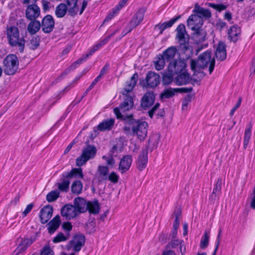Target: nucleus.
Wrapping results in <instances>:
<instances>
[{"mask_svg":"<svg viewBox=\"0 0 255 255\" xmlns=\"http://www.w3.org/2000/svg\"><path fill=\"white\" fill-rule=\"evenodd\" d=\"M83 184L81 181L77 180L74 182L71 186V191L74 194H80L82 191Z\"/></svg>","mask_w":255,"mask_h":255,"instance_id":"obj_42","label":"nucleus"},{"mask_svg":"<svg viewBox=\"0 0 255 255\" xmlns=\"http://www.w3.org/2000/svg\"><path fill=\"white\" fill-rule=\"evenodd\" d=\"M183 242L182 241H180L176 239H173L170 243L166 246L167 249H174L177 246L180 245Z\"/></svg>","mask_w":255,"mask_h":255,"instance_id":"obj_53","label":"nucleus"},{"mask_svg":"<svg viewBox=\"0 0 255 255\" xmlns=\"http://www.w3.org/2000/svg\"><path fill=\"white\" fill-rule=\"evenodd\" d=\"M88 202L83 198L78 197L75 198L74 201V206L76 209L78 214L84 213L87 210Z\"/></svg>","mask_w":255,"mask_h":255,"instance_id":"obj_19","label":"nucleus"},{"mask_svg":"<svg viewBox=\"0 0 255 255\" xmlns=\"http://www.w3.org/2000/svg\"><path fill=\"white\" fill-rule=\"evenodd\" d=\"M78 1V0H66L68 12L71 16L75 15L79 11Z\"/></svg>","mask_w":255,"mask_h":255,"instance_id":"obj_29","label":"nucleus"},{"mask_svg":"<svg viewBox=\"0 0 255 255\" xmlns=\"http://www.w3.org/2000/svg\"><path fill=\"white\" fill-rule=\"evenodd\" d=\"M241 33H228V38L230 41L236 42L240 37Z\"/></svg>","mask_w":255,"mask_h":255,"instance_id":"obj_57","label":"nucleus"},{"mask_svg":"<svg viewBox=\"0 0 255 255\" xmlns=\"http://www.w3.org/2000/svg\"><path fill=\"white\" fill-rule=\"evenodd\" d=\"M180 18L181 15H179L168 21H165L162 23H159L155 26V30H160V32H162L166 29L171 27Z\"/></svg>","mask_w":255,"mask_h":255,"instance_id":"obj_28","label":"nucleus"},{"mask_svg":"<svg viewBox=\"0 0 255 255\" xmlns=\"http://www.w3.org/2000/svg\"><path fill=\"white\" fill-rule=\"evenodd\" d=\"M203 23L204 20L193 14L188 17L187 20V26L188 29L195 32H198L202 27Z\"/></svg>","mask_w":255,"mask_h":255,"instance_id":"obj_9","label":"nucleus"},{"mask_svg":"<svg viewBox=\"0 0 255 255\" xmlns=\"http://www.w3.org/2000/svg\"><path fill=\"white\" fill-rule=\"evenodd\" d=\"M193 38L198 44L203 42L206 38V33H193Z\"/></svg>","mask_w":255,"mask_h":255,"instance_id":"obj_48","label":"nucleus"},{"mask_svg":"<svg viewBox=\"0 0 255 255\" xmlns=\"http://www.w3.org/2000/svg\"><path fill=\"white\" fill-rule=\"evenodd\" d=\"M155 100V96L153 92H147L141 99V105L144 109L151 106Z\"/></svg>","mask_w":255,"mask_h":255,"instance_id":"obj_25","label":"nucleus"},{"mask_svg":"<svg viewBox=\"0 0 255 255\" xmlns=\"http://www.w3.org/2000/svg\"><path fill=\"white\" fill-rule=\"evenodd\" d=\"M193 90L192 87L176 88V92L187 93L191 92Z\"/></svg>","mask_w":255,"mask_h":255,"instance_id":"obj_62","label":"nucleus"},{"mask_svg":"<svg viewBox=\"0 0 255 255\" xmlns=\"http://www.w3.org/2000/svg\"><path fill=\"white\" fill-rule=\"evenodd\" d=\"M133 121L134 120H130L129 123L126 125L123 128L124 132L127 135H133V131H132V128H131Z\"/></svg>","mask_w":255,"mask_h":255,"instance_id":"obj_49","label":"nucleus"},{"mask_svg":"<svg viewBox=\"0 0 255 255\" xmlns=\"http://www.w3.org/2000/svg\"><path fill=\"white\" fill-rule=\"evenodd\" d=\"M41 255H54V252L49 246H46L41 251Z\"/></svg>","mask_w":255,"mask_h":255,"instance_id":"obj_58","label":"nucleus"},{"mask_svg":"<svg viewBox=\"0 0 255 255\" xmlns=\"http://www.w3.org/2000/svg\"><path fill=\"white\" fill-rule=\"evenodd\" d=\"M25 38L27 46L31 50H35L38 48L40 42V37L36 34V33H26Z\"/></svg>","mask_w":255,"mask_h":255,"instance_id":"obj_11","label":"nucleus"},{"mask_svg":"<svg viewBox=\"0 0 255 255\" xmlns=\"http://www.w3.org/2000/svg\"><path fill=\"white\" fill-rule=\"evenodd\" d=\"M115 120L113 118L108 119L100 123L97 128L100 131L110 130L114 126Z\"/></svg>","mask_w":255,"mask_h":255,"instance_id":"obj_30","label":"nucleus"},{"mask_svg":"<svg viewBox=\"0 0 255 255\" xmlns=\"http://www.w3.org/2000/svg\"><path fill=\"white\" fill-rule=\"evenodd\" d=\"M61 214L63 217L68 220L73 219L79 215L74 206L70 204H66L62 207Z\"/></svg>","mask_w":255,"mask_h":255,"instance_id":"obj_15","label":"nucleus"},{"mask_svg":"<svg viewBox=\"0 0 255 255\" xmlns=\"http://www.w3.org/2000/svg\"><path fill=\"white\" fill-rule=\"evenodd\" d=\"M65 175L64 173L62 174V177L56 183V185L59 191L67 192L69 187L70 179Z\"/></svg>","mask_w":255,"mask_h":255,"instance_id":"obj_26","label":"nucleus"},{"mask_svg":"<svg viewBox=\"0 0 255 255\" xmlns=\"http://www.w3.org/2000/svg\"><path fill=\"white\" fill-rule=\"evenodd\" d=\"M125 98L124 102L119 107L114 109V112L118 119L123 117L122 113L129 110L133 106V102L132 97L129 95H124Z\"/></svg>","mask_w":255,"mask_h":255,"instance_id":"obj_6","label":"nucleus"},{"mask_svg":"<svg viewBox=\"0 0 255 255\" xmlns=\"http://www.w3.org/2000/svg\"><path fill=\"white\" fill-rule=\"evenodd\" d=\"M41 25L39 21L32 20L27 25L28 32H38L40 29Z\"/></svg>","mask_w":255,"mask_h":255,"instance_id":"obj_41","label":"nucleus"},{"mask_svg":"<svg viewBox=\"0 0 255 255\" xmlns=\"http://www.w3.org/2000/svg\"><path fill=\"white\" fill-rule=\"evenodd\" d=\"M207 4L209 6L217 10L219 12H221V11L226 9L227 7V6L224 4H215L213 3H208Z\"/></svg>","mask_w":255,"mask_h":255,"instance_id":"obj_51","label":"nucleus"},{"mask_svg":"<svg viewBox=\"0 0 255 255\" xmlns=\"http://www.w3.org/2000/svg\"><path fill=\"white\" fill-rule=\"evenodd\" d=\"M108 179L113 183H117L119 181V176L115 172H112L108 176Z\"/></svg>","mask_w":255,"mask_h":255,"instance_id":"obj_56","label":"nucleus"},{"mask_svg":"<svg viewBox=\"0 0 255 255\" xmlns=\"http://www.w3.org/2000/svg\"><path fill=\"white\" fill-rule=\"evenodd\" d=\"M215 64L214 59L211 58V52L208 50L200 55L197 60L191 61V68L195 74H199V77L203 78L206 74L203 72H201L200 70L209 65V71L211 74L214 69Z\"/></svg>","mask_w":255,"mask_h":255,"instance_id":"obj_1","label":"nucleus"},{"mask_svg":"<svg viewBox=\"0 0 255 255\" xmlns=\"http://www.w3.org/2000/svg\"><path fill=\"white\" fill-rule=\"evenodd\" d=\"M176 92V88H168L165 90L160 95V98L163 100L172 97Z\"/></svg>","mask_w":255,"mask_h":255,"instance_id":"obj_43","label":"nucleus"},{"mask_svg":"<svg viewBox=\"0 0 255 255\" xmlns=\"http://www.w3.org/2000/svg\"><path fill=\"white\" fill-rule=\"evenodd\" d=\"M145 80L147 87L155 88L159 84L160 77L154 72L149 71L146 75Z\"/></svg>","mask_w":255,"mask_h":255,"instance_id":"obj_13","label":"nucleus"},{"mask_svg":"<svg viewBox=\"0 0 255 255\" xmlns=\"http://www.w3.org/2000/svg\"><path fill=\"white\" fill-rule=\"evenodd\" d=\"M166 60L161 54L157 56L154 61V67L156 70H160L163 68L165 64Z\"/></svg>","mask_w":255,"mask_h":255,"instance_id":"obj_39","label":"nucleus"},{"mask_svg":"<svg viewBox=\"0 0 255 255\" xmlns=\"http://www.w3.org/2000/svg\"><path fill=\"white\" fill-rule=\"evenodd\" d=\"M67 11L68 8L66 4L61 3L56 8L55 14L57 17L61 18L65 16Z\"/></svg>","mask_w":255,"mask_h":255,"instance_id":"obj_37","label":"nucleus"},{"mask_svg":"<svg viewBox=\"0 0 255 255\" xmlns=\"http://www.w3.org/2000/svg\"><path fill=\"white\" fill-rule=\"evenodd\" d=\"M95 224L92 222H90L86 224V230L87 232L91 234L95 231Z\"/></svg>","mask_w":255,"mask_h":255,"instance_id":"obj_59","label":"nucleus"},{"mask_svg":"<svg viewBox=\"0 0 255 255\" xmlns=\"http://www.w3.org/2000/svg\"><path fill=\"white\" fill-rule=\"evenodd\" d=\"M27 27L24 20L20 19L16 21L15 19L11 17L9 18L7 25L6 32H20L25 30Z\"/></svg>","mask_w":255,"mask_h":255,"instance_id":"obj_7","label":"nucleus"},{"mask_svg":"<svg viewBox=\"0 0 255 255\" xmlns=\"http://www.w3.org/2000/svg\"><path fill=\"white\" fill-rule=\"evenodd\" d=\"M60 193L57 190L50 192L46 196V200L48 202H52L57 200L59 196Z\"/></svg>","mask_w":255,"mask_h":255,"instance_id":"obj_47","label":"nucleus"},{"mask_svg":"<svg viewBox=\"0 0 255 255\" xmlns=\"http://www.w3.org/2000/svg\"><path fill=\"white\" fill-rule=\"evenodd\" d=\"M185 67L184 62L178 61L174 60L170 62L168 66V70L172 73H178L183 70Z\"/></svg>","mask_w":255,"mask_h":255,"instance_id":"obj_27","label":"nucleus"},{"mask_svg":"<svg viewBox=\"0 0 255 255\" xmlns=\"http://www.w3.org/2000/svg\"><path fill=\"white\" fill-rule=\"evenodd\" d=\"M253 125L251 123H249L246 128L244 137V147L246 148L251 139L252 135V129Z\"/></svg>","mask_w":255,"mask_h":255,"instance_id":"obj_34","label":"nucleus"},{"mask_svg":"<svg viewBox=\"0 0 255 255\" xmlns=\"http://www.w3.org/2000/svg\"><path fill=\"white\" fill-rule=\"evenodd\" d=\"M98 171L100 176L103 179H107L109 173V167L107 166L99 165L98 168Z\"/></svg>","mask_w":255,"mask_h":255,"instance_id":"obj_46","label":"nucleus"},{"mask_svg":"<svg viewBox=\"0 0 255 255\" xmlns=\"http://www.w3.org/2000/svg\"><path fill=\"white\" fill-rule=\"evenodd\" d=\"M34 240L31 238L22 239L20 243L14 251L13 255H19L24 252L26 249L33 243Z\"/></svg>","mask_w":255,"mask_h":255,"instance_id":"obj_17","label":"nucleus"},{"mask_svg":"<svg viewBox=\"0 0 255 255\" xmlns=\"http://www.w3.org/2000/svg\"><path fill=\"white\" fill-rule=\"evenodd\" d=\"M147 150L144 149L140 152L137 161V167L138 170L142 171L146 166L148 157Z\"/></svg>","mask_w":255,"mask_h":255,"instance_id":"obj_20","label":"nucleus"},{"mask_svg":"<svg viewBox=\"0 0 255 255\" xmlns=\"http://www.w3.org/2000/svg\"><path fill=\"white\" fill-rule=\"evenodd\" d=\"M159 106L160 104L158 103H156L155 106L148 112V115L151 118H152L154 114L161 117L164 115V112L159 109Z\"/></svg>","mask_w":255,"mask_h":255,"instance_id":"obj_44","label":"nucleus"},{"mask_svg":"<svg viewBox=\"0 0 255 255\" xmlns=\"http://www.w3.org/2000/svg\"><path fill=\"white\" fill-rule=\"evenodd\" d=\"M61 223L60 217L59 215L56 216L48 224V230L50 234H53L59 228Z\"/></svg>","mask_w":255,"mask_h":255,"instance_id":"obj_32","label":"nucleus"},{"mask_svg":"<svg viewBox=\"0 0 255 255\" xmlns=\"http://www.w3.org/2000/svg\"><path fill=\"white\" fill-rule=\"evenodd\" d=\"M54 26V21L50 15H46L42 20L41 26L43 32H51Z\"/></svg>","mask_w":255,"mask_h":255,"instance_id":"obj_22","label":"nucleus"},{"mask_svg":"<svg viewBox=\"0 0 255 255\" xmlns=\"http://www.w3.org/2000/svg\"><path fill=\"white\" fill-rule=\"evenodd\" d=\"M177 49L174 47H170L165 50L161 55L167 62L171 61L173 59L176 53Z\"/></svg>","mask_w":255,"mask_h":255,"instance_id":"obj_33","label":"nucleus"},{"mask_svg":"<svg viewBox=\"0 0 255 255\" xmlns=\"http://www.w3.org/2000/svg\"><path fill=\"white\" fill-rule=\"evenodd\" d=\"M132 161V157L129 155H125L122 158L118 167V170L121 173L123 174L129 170Z\"/></svg>","mask_w":255,"mask_h":255,"instance_id":"obj_16","label":"nucleus"},{"mask_svg":"<svg viewBox=\"0 0 255 255\" xmlns=\"http://www.w3.org/2000/svg\"><path fill=\"white\" fill-rule=\"evenodd\" d=\"M113 36V33L110 34L107 37H105L103 40H101L99 43L94 45L92 48L89 50V53L85 54V58H88L90 56L92 55L94 53H95L96 51L99 49L101 47H102L103 45L106 44L109 40L111 38L112 36Z\"/></svg>","mask_w":255,"mask_h":255,"instance_id":"obj_31","label":"nucleus"},{"mask_svg":"<svg viewBox=\"0 0 255 255\" xmlns=\"http://www.w3.org/2000/svg\"><path fill=\"white\" fill-rule=\"evenodd\" d=\"M138 79V74L134 73L130 79L127 81L126 83L125 86L122 91L123 95H128L131 92L135 85H136L137 80Z\"/></svg>","mask_w":255,"mask_h":255,"instance_id":"obj_24","label":"nucleus"},{"mask_svg":"<svg viewBox=\"0 0 255 255\" xmlns=\"http://www.w3.org/2000/svg\"><path fill=\"white\" fill-rule=\"evenodd\" d=\"M9 44L16 47L20 52L24 49L26 33H7Z\"/></svg>","mask_w":255,"mask_h":255,"instance_id":"obj_3","label":"nucleus"},{"mask_svg":"<svg viewBox=\"0 0 255 255\" xmlns=\"http://www.w3.org/2000/svg\"><path fill=\"white\" fill-rule=\"evenodd\" d=\"M97 152V149L94 146L88 145L83 149L82 154L78 157L76 161L78 166L85 164L88 160L93 159Z\"/></svg>","mask_w":255,"mask_h":255,"instance_id":"obj_4","label":"nucleus"},{"mask_svg":"<svg viewBox=\"0 0 255 255\" xmlns=\"http://www.w3.org/2000/svg\"><path fill=\"white\" fill-rule=\"evenodd\" d=\"M175 82L179 86L185 85L189 82V76L187 73H182L177 76Z\"/></svg>","mask_w":255,"mask_h":255,"instance_id":"obj_36","label":"nucleus"},{"mask_svg":"<svg viewBox=\"0 0 255 255\" xmlns=\"http://www.w3.org/2000/svg\"><path fill=\"white\" fill-rule=\"evenodd\" d=\"M144 12L145 10L143 8L139 9L136 12L127 26L128 32H130L133 30L141 23L143 20Z\"/></svg>","mask_w":255,"mask_h":255,"instance_id":"obj_10","label":"nucleus"},{"mask_svg":"<svg viewBox=\"0 0 255 255\" xmlns=\"http://www.w3.org/2000/svg\"><path fill=\"white\" fill-rule=\"evenodd\" d=\"M215 56L220 61H223L226 58V46L224 42L219 41L216 48Z\"/></svg>","mask_w":255,"mask_h":255,"instance_id":"obj_23","label":"nucleus"},{"mask_svg":"<svg viewBox=\"0 0 255 255\" xmlns=\"http://www.w3.org/2000/svg\"><path fill=\"white\" fill-rule=\"evenodd\" d=\"M176 37L181 49L184 51L189 49L190 46L188 43L189 37L188 33H177Z\"/></svg>","mask_w":255,"mask_h":255,"instance_id":"obj_21","label":"nucleus"},{"mask_svg":"<svg viewBox=\"0 0 255 255\" xmlns=\"http://www.w3.org/2000/svg\"><path fill=\"white\" fill-rule=\"evenodd\" d=\"M192 12L193 13V14L198 16L203 20V19H210L212 16L211 12L209 9H206L200 6L198 3L195 4Z\"/></svg>","mask_w":255,"mask_h":255,"instance_id":"obj_12","label":"nucleus"},{"mask_svg":"<svg viewBox=\"0 0 255 255\" xmlns=\"http://www.w3.org/2000/svg\"><path fill=\"white\" fill-rule=\"evenodd\" d=\"M222 183V181L221 178H219L215 183L213 192L210 196L212 200H215L218 193L221 190Z\"/></svg>","mask_w":255,"mask_h":255,"instance_id":"obj_38","label":"nucleus"},{"mask_svg":"<svg viewBox=\"0 0 255 255\" xmlns=\"http://www.w3.org/2000/svg\"><path fill=\"white\" fill-rule=\"evenodd\" d=\"M66 240H67L66 236H65L63 233H59L55 238H54L53 242L54 243H57Z\"/></svg>","mask_w":255,"mask_h":255,"instance_id":"obj_55","label":"nucleus"},{"mask_svg":"<svg viewBox=\"0 0 255 255\" xmlns=\"http://www.w3.org/2000/svg\"><path fill=\"white\" fill-rule=\"evenodd\" d=\"M181 215V212L179 210L176 211L174 213V216L175 217V221L173 223V229H178L179 225V218Z\"/></svg>","mask_w":255,"mask_h":255,"instance_id":"obj_52","label":"nucleus"},{"mask_svg":"<svg viewBox=\"0 0 255 255\" xmlns=\"http://www.w3.org/2000/svg\"><path fill=\"white\" fill-rule=\"evenodd\" d=\"M69 179L73 177L83 179L84 174L81 168H73L70 172L64 173Z\"/></svg>","mask_w":255,"mask_h":255,"instance_id":"obj_35","label":"nucleus"},{"mask_svg":"<svg viewBox=\"0 0 255 255\" xmlns=\"http://www.w3.org/2000/svg\"><path fill=\"white\" fill-rule=\"evenodd\" d=\"M99 205L98 201L88 202L87 210L91 214H97L99 212Z\"/></svg>","mask_w":255,"mask_h":255,"instance_id":"obj_40","label":"nucleus"},{"mask_svg":"<svg viewBox=\"0 0 255 255\" xmlns=\"http://www.w3.org/2000/svg\"><path fill=\"white\" fill-rule=\"evenodd\" d=\"M2 65L4 74L13 75L17 72L19 68L18 58L15 54H9L3 60Z\"/></svg>","mask_w":255,"mask_h":255,"instance_id":"obj_2","label":"nucleus"},{"mask_svg":"<svg viewBox=\"0 0 255 255\" xmlns=\"http://www.w3.org/2000/svg\"><path fill=\"white\" fill-rule=\"evenodd\" d=\"M40 9L36 4L27 5L25 10V16L30 20H35L39 16Z\"/></svg>","mask_w":255,"mask_h":255,"instance_id":"obj_14","label":"nucleus"},{"mask_svg":"<svg viewBox=\"0 0 255 255\" xmlns=\"http://www.w3.org/2000/svg\"><path fill=\"white\" fill-rule=\"evenodd\" d=\"M210 239V232L206 231L201 238L200 247L201 249H204L207 247Z\"/></svg>","mask_w":255,"mask_h":255,"instance_id":"obj_45","label":"nucleus"},{"mask_svg":"<svg viewBox=\"0 0 255 255\" xmlns=\"http://www.w3.org/2000/svg\"><path fill=\"white\" fill-rule=\"evenodd\" d=\"M62 228L67 231H70L72 230V226L69 222H65L62 224Z\"/></svg>","mask_w":255,"mask_h":255,"instance_id":"obj_63","label":"nucleus"},{"mask_svg":"<svg viewBox=\"0 0 255 255\" xmlns=\"http://www.w3.org/2000/svg\"><path fill=\"white\" fill-rule=\"evenodd\" d=\"M33 204L31 203L28 204L24 211L22 212L23 217H25L27 216V215L31 211L33 207Z\"/></svg>","mask_w":255,"mask_h":255,"instance_id":"obj_61","label":"nucleus"},{"mask_svg":"<svg viewBox=\"0 0 255 255\" xmlns=\"http://www.w3.org/2000/svg\"><path fill=\"white\" fill-rule=\"evenodd\" d=\"M173 74L172 73H166L163 75V84L167 85L172 83L173 81Z\"/></svg>","mask_w":255,"mask_h":255,"instance_id":"obj_50","label":"nucleus"},{"mask_svg":"<svg viewBox=\"0 0 255 255\" xmlns=\"http://www.w3.org/2000/svg\"><path fill=\"white\" fill-rule=\"evenodd\" d=\"M148 124L144 121L134 120L131 128L133 135L140 140H143L147 135Z\"/></svg>","mask_w":255,"mask_h":255,"instance_id":"obj_5","label":"nucleus"},{"mask_svg":"<svg viewBox=\"0 0 255 255\" xmlns=\"http://www.w3.org/2000/svg\"><path fill=\"white\" fill-rule=\"evenodd\" d=\"M85 237L81 234L76 235L69 243L67 246L68 250H72L75 252H79L82 247L85 245Z\"/></svg>","mask_w":255,"mask_h":255,"instance_id":"obj_8","label":"nucleus"},{"mask_svg":"<svg viewBox=\"0 0 255 255\" xmlns=\"http://www.w3.org/2000/svg\"><path fill=\"white\" fill-rule=\"evenodd\" d=\"M221 232L222 231L221 229L219 230L218 235L217 236V238L216 241V247L214 250V252L213 253V255H215L219 246L220 243V238H221Z\"/></svg>","mask_w":255,"mask_h":255,"instance_id":"obj_60","label":"nucleus"},{"mask_svg":"<svg viewBox=\"0 0 255 255\" xmlns=\"http://www.w3.org/2000/svg\"><path fill=\"white\" fill-rule=\"evenodd\" d=\"M128 1V0H121L116 7V8L117 9L118 11H119L122 8L124 7L126 5Z\"/></svg>","mask_w":255,"mask_h":255,"instance_id":"obj_64","label":"nucleus"},{"mask_svg":"<svg viewBox=\"0 0 255 255\" xmlns=\"http://www.w3.org/2000/svg\"><path fill=\"white\" fill-rule=\"evenodd\" d=\"M87 59V58H85V55H84L82 57L74 62L69 67V68L71 70V71L74 70L77 67L78 65L86 61Z\"/></svg>","mask_w":255,"mask_h":255,"instance_id":"obj_54","label":"nucleus"},{"mask_svg":"<svg viewBox=\"0 0 255 255\" xmlns=\"http://www.w3.org/2000/svg\"><path fill=\"white\" fill-rule=\"evenodd\" d=\"M53 207L50 205L44 206L40 212V218L42 224L46 223L53 214Z\"/></svg>","mask_w":255,"mask_h":255,"instance_id":"obj_18","label":"nucleus"}]
</instances>
